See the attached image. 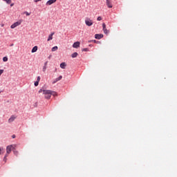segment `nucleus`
<instances>
[{
    "instance_id": "nucleus-1",
    "label": "nucleus",
    "mask_w": 177,
    "mask_h": 177,
    "mask_svg": "<svg viewBox=\"0 0 177 177\" xmlns=\"http://www.w3.org/2000/svg\"><path fill=\"white\" fill-rule=\"evenodd\" d=\"M43 95L45 96V99H50L52 97V93L50 90L43 91Z\"/></svg>"
},
{
    "instance_id": "nucleus-2",
    "label": "nucleus",
    "mask_w": 177,
    "mask_h": 177,
    "mask_svg": "<svg viewBox=\"0 0 177 177\" xmlns=\"http://www.w3.org/2000/svg\"><path fill=\"white\" fill-rule=\"evenodd\" d=\"M15 147H16V145H8V146H7V147H6V154L7 155H9V154H10V153L12 152V150H15Z\"/></svg>"
},
{
    "instance_id": "nucleus-3",
    "label": "nucleus",
    "mask_w": 177,
    "mask_h": 177,
    "mask_svg": "<svg viewBox=\"0 0 177 177\" xmlns=\"http://www.w3.org/2000/svg\"><path fill=\"white\" fill-rule=\"evenodd\" d=\"M85 24L88 26V27H91V26H93V21L90 18H86Z\"/></svg>"
},
{
    "instance_id": "nucleus-4",
    "label": "nucleus",
    "mask_w": 177,
    "mask_h": 177,
    "mask_svg": "<svg viewBox=\"0 0 177 177\" xmlns=\"http://www.w3.org/2000/svg\"><path fill=\"white\" fill-rule=\"evenodd\" d=\"M21 24V22H15L12 25H11L10 28H16V27L20 26Z\"/></svg>"
},
{
    "instance_id": "nucleus-5",
    "label": "nucleus",
    "mask_w": 177,
    "mask_h": 177,
    "mask_svg": "<svg viewBox=\"0 0 177 177\" xmlns=\"http://www.w3.org/2000/svg\"><path fill=\"white\" fill-rule=\"evenodd\" d=\"M95 39H102L103 38V34H95Z\"/></svg>"
},
{
    "instance_id": "nucleus-6",
    "label": "nucleus",
    "mask_w": 177,
    "mask_h": 177,
    "mask_svg": "<svg viewBox=\"0 0 177 177\" xmlns=\"http://www.w3.org/2000/svg\"><path fill=\"white\" fill-rule=\"evenodd\" d=\"M53 35H55V32H53L49 35L48 38L47 39L48 41H52L53 39Z\"/></svg>"
},
{
    "instance_id": "nucleus-7",
    "label": "nucleus",
    "mask_w": 177,
    "mask_h": 177,
    "mask_svg": "<svg viewBox=\"0 0 177 177\" xmlns=\"http://www.w3.org/2000/svg\"><path fill=\"white\" fill-rule=\"evenodd\" d=\"M56 1H57V0H48V1L46 2V5H47V6H50V5H52L53 3H55L56 2Z\"/></svg>"
},
{
    "instance_id": "nucleus-8",
    "label": "nucleus",
    "mask_w": 177,
    "mask_h": 177,
    "mask_svg": "<svg viewBox=\"0 0 177 177\" xmlns=\"http://www.w3.org/2000/svg\"><path fill=\"white\" fill-rule=\"evenodd\" d=\"M106 6L109 8H113V4L111 3V1L110 0H106Z\"/></svg>"
},
{
    "instance_id": "nucleus-9",
    "label": "nucleus",
    "mask_w": 177,
    "mask_h": 177,
    "mask_svg": "<svg viewBox=\"0 0 177 177\" xmlns=\"http://www.w3.org/2000/svg\"><path fill=\"white\" fill-rule=\"evenodd\" d=\"M102 27L104 34H109V30L106 28V24H102Z\"/></svg>"
},
{
    "instance_id": "nucleus-10",
    "label": "nucleus",
    "mask_w": 177,
    "mask_h": 177,
    "mask_svg": "<svg viewBox=\"0 0 177 177\" xmlns=\"http://www.w3.org/2000/svg\"><path fill=\"white\" fill-rule=\"evenodd\" d=\"M46 68H48V61L44 63V65L43 66V73H45V71H46Z\"/></svg>"
},
{
    "instance_id": "nucleus-11",
    "label": "nucleus",
    "mask_w": 177,
    "mask_h": 177,
    "mask_svg": "<svg viewBox=\"0 0 177 177\" xmlns=\"http://www.w3.org/2000/svg\"><path fill=\"white\" fill-rule=\"evenodd\" d=\"M16 120V116L12 115L9 119H8V122H13Z\"/></svg>"
},
{
    "instance_id": "nucleus-12",
    "label": "nucleus",
    "mask_w": 177,
    "mask_h": 177,
    "mask_svg": "<svg viewBox=\"0 0 177 177\" xmlns=\"http://www.w3.org/2000/svg\"><path fill=\"white\" fill-rule=\"evenodd\" d=\"M63 78V76L60 75L59 77L55 79V80L53 82V84H56L58 81H60Z\"/></svg>"
},
{
    "instance_id": "nucleus-13",
    "label": "nucleus",
    "mask_w": 177,
    "mask_h": 177,
    "mask_svg": "<svg viewBox=\"0 0 177 177\" xmlns=\"http://www.w3.org/2000/svg\"><path fill=\"white\" fill-rule=\"evenodd\" d=\"M80 41H76L73 44V48H80Z\"/></svg>"
},
{
    "instance_id": "nucleus-14",
    "label": "nucleus",
    "mask_w": 177,
    "mask_h": 177,
    "mask_svg": "<svg viewBox=\"0 0 177 177\" xmlns=\"http://www.w3.org/2000/svg\"><path fill=\"white\" fill-rule=\"evenodd\" d=\"M38 50V46H35L32 48L31 52L32 53H35Z\"/></svg>"
},
{
    "instance_id": "nucleus-15",
    "label": "nucleus",
    "mask_w": 177,
    "mask_h": 177,
    "mask_svg": "<svg viewBox=\"0 0 177 177\" xmlns=\"http://www.w3.org/2000/svg\"><path fill=\"white\" fill-rule=\"evenodd\" d=\"M57 49H59V48L57 47V46H55L52 48L51 50H52V52H56V50H57Z\"/></svg>"
},
{
    "instance_id": "nucleus-16",
    "label": "nucleus",
    "mask_w": 177,
    "mask_h": 177,
    "mask_svg": "<svg viewBox=\"0 0 177 177\" xmlns=\"http://www.w3.org/2000/svg\"><path fill=\"white\" fill-rule=\"evenodd\" d=\"M61 68H66V63L62 62L60 64Z\"/></svg>"
},
{
    "instance_id": "nucleus-17",
    "label": "nucleus",
    "mask_w": 177,
    "mask_h": 177,
    "mask_svg": "<svg viewBox=\"0 0 177 177\" xmlns=\"http://www.w3.org/2000/svg\"><path fill=\"white\" fill-rule=\"evenodd\" d=\"M77 56H78V53H73L72 55H71V57H72L73 58L77 57Z\"/></svg>"
},
{
    "instance_id": "nucleus-18",
    "label": "nucleus",
    "mask_w": 177,
    "mask_h": 177,
    "mask_svg": "<svg viewBox=\"0 0 177 177\" xmlns=\"http://www.w3.org/2000/svg\"><path fill=\"white\" fill-rule=\"evenodd\" d=\"M51 95H53V96H57V93H56V91H51Z\"/></svg>"
},
{
    "instance_id": "nucleus-19",
    "label": "nucleus",
    "mask_w": 177,
    "mask_h": 177,
    "mask_svg": "<svg viewBox=\"0 0 177 177\" xmlns=\"http://www.w3.org/2000/svg\"><path fill=\"white\" fill-rule=\"evenodd\" d=\"M3 1H4L5 2H6V3H8V4L12 3V0H3Z\"/></svg>"
},
{
    "instance_id": "nucleus-20",
    "label": "nucleus",
    "mask_w": 177,
    "mask_h": 177,
    "mask_svg": "<svg viewBox=\"0 0 177 177\" xmlns=\"http://www.w3.org/2000/svg\"><path fill=\"white\" fill-rule=\"evenodd\" d=\"M3 62H8V57H3Z\"/></svg>"
},
{
    "instance_id": "nucleus-21",
    "label": "nucleus",
    "mask_w": 177,
    "mask_h": 177,
    "mask_svg": "<svg viewBox=\"0 0 177 177\" xmlns=\"http://www.w3.org/2000/svg\"><path fill=\"white\" fill-rule=\"evenodd\" d=\"M39 84V82L36 81L35 82V86H38Z\"/></svg>"
},
{
    "instance_id": "nucleus-22",
    "label": "nucleus",
    "mask_w": 177,
    "mask_h": 177,
    "mask_svg": "<svg viewBox=\"0 0 177 177\" xmlns=\"http://www.w3.org/2000/svg\"><path fill=\"white\" fill-rule=\"evenodd\" d=\"M8 155L6 153V155L4 156L3 161H5V162H6V160H7L6 157H8Z\"/></svg>"
},
{
    "instance_id": "nucleus-23",
    "label": "nucleus",
    "mask_w": 177,
    "mask_h": 177,
    "mask_svg": "<svg viewBox=\"0 0 177 177\" xmlns=\"http://www.w3.org/2000/svg\"><path fill=\"white\" fill-rule=\"evenodd\" d=\"M14 154L17 156L19 154V151L14 150Z\"/></svg>"
},
{
    "instance_id": "nucleus-24",
    "label": "nucleus",
    "mask_w": 177,
    "mask_h": 177,
    "mask_svg": "<svg viewBox=\"0 0 177 177\" xmlns=\"http://www.w3.org/2000/svg\"><path fill=\"white\" fill-rule=\"evenodd\" d=\"M97 21H100L102 20V17H98L97 18Z\"/></svg>"
},
{
    "instance_id": "nucleus-25",
    "label": "nucleus",
    "mask_w": 177,
    "mask_h": 177,
    "mask_svg": "<svg viewBox=\"0 0 177 177\" xmlns=\"http://www.w3.org/2000/svg\"><path fill=\"white\" fill-rule=\"evenodd\" d=\"M3 74V69H0V75H2Z\"/></svg>"
},
{
    "instance_id": "nucleus-26",
    "label": "nucleus",
    "mask_w": 177,
    "mask_h": 177,
    "mask_svg": "<svg viewBox=\"0 0 177 177\" xmlns=\"http://www.w3.org/2000/svg\"><path fill=\"white\" fill-rule=\"evenodd\" d=\"M37 81V82H39V81H41V77L38 76Z\"/></svg>"
},
{
    "instance_id": "nucleus-27",
    "label": "nucleus",
    "mask_w": 177,
    "mask_h": 177,
    "mask_svg": "<svg viewBox=\"0 0 177 177\" xmlns=\"http://www.w3.org/2000/svg\"><path fill=\"white\" fill-rule=\"evenodd\" d=\"M44 91H45V90H44V89H40V90L39 91V93H42V92L44 93Z\"/></svg>"
},
{
    "instance_id": "nucleus-28",
    "label": "nucleus",
    "mask_w": 177,
    "mask_h": 177,
    "mask_svg": "<svg viewBox=\"0 0 177 177\" xmlns=\"http://www.w3.org/2000/svg\"><path fill=\"white\" fill-rule=\"evenodd\" d=\"M83 50H84V52H88V48H84Z\"/></svg>"
},
{
    "instance_id": "nucleus-29",
    "label": "nucleus",
    "mask_w": 177,
    "mask_h": 177,
    "mask_svg": "<svg viewBox=\"0 0 177 177\" xmlns=\"http://www.w3.org/2000/svg\"><path fill=\"white\" fill-rule=\"evenodd\" d=\"M41 1H42V0H35V2H39Z\"/></svg>"
},
{
    "instance_id": "nucleus-30",
    "label": "nucleus",
    "mask_w": 177,
    "mask_h": 177,
    "mask_svg": "<svg viewBox=\"0 0 177 177\" xmlns=\"http://www.w3.org/2000/svg\"><path fill=\"white\" fill-rule=\"evenodd\" d=\"M26 16H30V13H28V12H26Z\"/></svg>"
},
{
    "instance_id": "nucleus-31",
    "label": "nucleus",
    "mask_w": 177,
    "mask_h": 177,
    "mask_svg": "<svg viewBox=\"0 0 177 177\" xmlns=\"http://www.w3.org/2000/svg\"><path fill=\"white\" fill-rule=\"evenodd\" d=\"M12 139H15V138H16V136L15 135H12Z\"/></svg>"
},
{
    "instance_id": "nucleus-32",
    "label": "nucleus",
    "mask_w": 177,
    "mask_h": 177,
    "mask_svg": "<svg viewBox=\"0 0 177 177\" xmlns=\"http://www.w3.org/2000/svg\"><path fill=\"white\" fill-rule=\"evenodd\" d=\"M2 151V149L0 148V155H1V152Z\"/></svg>"
},
{
    "instance_id": "nucleus-33",
    "label": "nucleus",
    "mask_w": 177,
    "mask_h": 177,
    "mask_svg": "<svg viewBox=\"0 0 177 177\" xmlns=\"http://www.w3.org/2000/svg\"><path fill=\"white\" fill-rule=\"evenodd\" d=\"M10 6H13V3L10 5Z\"/></svg>"
}]
</instances>
